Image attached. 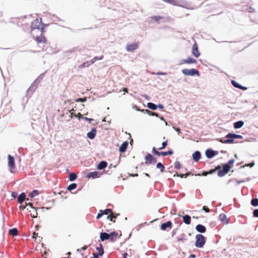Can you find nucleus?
Masks as SVG:
<instances>
[{"mask_svg":"<svg viewBox=\"0 0 258 258\" xmlns=\"http://www.w3.org/2000/svg\"><path fill=\"white\" fill-rule=\"evenodd\" d=\"M45 73L40 74L33 82L31 86L28 89L27 91L26 97L29 98L31 97L32 95L37 88L39 83L43 79L45 76Z\"/></svg>","mask_w":258,"mask_h":258,"instance_id":"f257e3e1","label":"nucleus"},{"mask_svg":"<svg viewBox=\"0 0 258 258\" xmlns=\"http://www.w3.org/2000/svg\"><path fill=\"white\" fill-rule=\"evenodd\" d=\"M207 238L201 234L196 235L195 246L198 248H203L206 242Z\"/></svg>","mask_w":258,"mask_h":258,"instance_id":"f03ea898","label":"nucleus"},{"mask_svg":"<svg viewBox=\"0 0 258 258\" xmlns=\"http://www.w3.org/2000/svg\"><path fill=\"white\" fill-rule=\"evenodd\" d=\"M226 139L224 140L222 138L217 139V141L223 144H232L234 141V133H229L225 136Z\"/></svg>","mask_w":258,"mask_h":258,"instance_id":"7ed1b4c3","label":"nucleus"},{"mask_svg":"<svg viewBox=\"0 0 258 258\" xmlns=\"http://www.w3.org/2000/svg\"><path fill=\"white\" fill-rule=\"evenodd\" d=\"M181 72L184 76H197L199 77L200 76V72L194 68H192L190 69H184L182 70Z\"/></svg>","mask_w":258,"mask_h":258,"instance_id":"20e7f679","label":"nucleus"},{"mask_svg":"<svg viewBox=\"0 0 258 258\" xmlns=\"http://www.w3.org/2000/svg\"><path fill=\"white\" fill-rule=\"evenodd\" d=\"M145 164L148 165H154L157 161V158L153 155L150 153H147L145 157Z\"/></svg>","mask_w":258,"mask_h":258,"instance_id":"39448f33","label":"nucleus"},{"mask_svg":"<svg viewBox=\"0 0 258 258\" xmlns=\"http://www.w3.org/2000/svg\"><path fill=\"white\" fill-rule=\"evenodd\" d=\"M219 154V152L209 148L205 151V155L208 159H212Z\"/></svg>","mask_w":258,"mask_h":258,"instance_id":"423d86ee","label":"nucleus"},{"mask_svg":"<svg viewBox=\"0 0 258 258\" xmlns=\"http://www.w3.org/2000/svg\"><path fill=\"white\" fill-rule=\"evenodd\" d=\"M102 174V172H100L98 171H94L88 173L86 174V177L88 178L95 179L99 177Z\"/></svg>","mask_w":258,"mask_h":258,"instance_id":"0eeeda50","label":"nucleus"},{"mask_svg":"<svg viewBox=\"0 0 258 258\" xmlns=\"http://www.w3.org/2000/svg\"><path fill=\"white\" fill-rule=\"evenodd\" d=\"M222 169H221V167L218 170L217 174L220 177H223L226 174H227L230 170L229 169V168H227L226 166H225L223 164H222Z\"/></svg>","mask_w":258,"mask_h":258,"instance_id":"6e6552de","label":"nucleus"},{"mask_svg":"<svg viewBox=\"0 0 258 258\" xmlns=\"http://www.w3.org/2000/svg\"><path fill=\"white\" fill-rule=\"evenodd\" d=\"M191 52L192 55L197 58L199 57L201 55V53L199 50L198 45L196 42H195L192 46Z\"/></svg>","mask_w":258,"mask_h":258,"instance_id":"1a4fd4ad","label":"nucleus"},{"mask_svg":"<svg viewBox=\"0 0 258 258\" xmlns=\"http://www.w3.org/2000/svg\"><path fill=\"white\" fill-rule=\"evenodd\" d=\"M8 158V166L10 168V169L12 170V169L15 168L16 166H15V161L14 157L10 155H9Z\"/></svg>","mask_w":258,"mask_h":258,"instance_id":"9d476101","label":"nucleus"},{"mask_svg":"<svg viewBox=\"0 0 258 258\" xmlns=\"http://www.w3.org/2000/svg\"><path fill=\"white\" fill-rule=\"evenodd\" d=\"M172 227V223L171 221H168L163 223L160 225V229L162 230L165 231L167 228H171Z\"/></svg>","mask_w":258,"mask_h":258,"instance_id":"9b49d317","label":"nucleus"},{"mask_svg":"<svg viewBox=\"0 0 258 258\" xmlns=\"http://www.w3.org/2000/svg\"><path fill=\"white\" fill-rule=\"evenodd\" d=\"M35 40L38 43H43L46 44L47 42L46 38L42 33L40 36H36L35 38Z\"/></svg>","mask_w":258,"mask_h":258,"instance_id":"f8f14e48","label":"nucleus"},{"mask_svg":"<svg viewBox=\"0 0 258 258\" xmlns=\"http://www.w3.org/2000/svg\"><path fill=\"white\" fill-rule=\"evenodd\" d=\"M97 134V130L95 127L92 128L91 130L87 134V137L90 140H93Z\"/></svg>","mask_w":258,"mask_h":258,"instance_id":"ddd939ff","label":"nucleus"},{"mask_svg":"<svg viewBox=\"0 0 258 258\" xmlns=\"http://www.w3.org/2000/svg\"><path fill=\"white\" fill-rule=\"evenodd\" d=\"M40 25V21L39 22L38 18H36L34 20L31 25V29L33 30L34 29H39Z\"/></svg>","mask_w":258,"mask_h":258,"instance_id":"4468645a","label":"nucleus"},{"mask_svg":"<svg viewBox=\"0 0 258 258\" xmlns=\"http://www.w3.org/2000/svg\"><path fill=\"white\" fill-rule=\"evenodd\" d=\"M181 63H187V64H192L196 63L197 62V60L196 59L191 57H188L186 59H181L180 61Z\"/></svg>","mask_w":258,"mask_h":258,"instance_id":"2eb2a0df","label":"nucleus"},{"mask_svg":"<svg viewBox=\"0 0 258 258\" xmlns=\"http://www.w3.org/2000/svg\"><path fill=\"white\" fill-rule=\"evenodd\" d=\"M118 236V234L116 231H112L109 233V240L111 242H114L116 239L117 237Z\"/></svg>","mask_w":258,"mask_h":258,"instance_id":"dca6fc26","label":"nucleus"},{"mask_svg":"<svg viewBox=\"0 0 258 258\" xmlns=\"http://www.w3.org/2000/svg\"><path fill=\"white\" fill-rule=\"evenodd\" d=\"M192 160L195 162H198L201 158V153L199 151H195L192 155Z\"/></svg>","mask_w":258,"mask_h":258,"instance_id":"f3484780","label":"nucleus"},{"mask_svg":"<svg viewBox=\"0 0 258 258\" xmlns=\"http://www.w3.org/2000/svg\"><path fill=\"white\" fill-rule=\"evenodd\" d=\"M108 165L106 161L102 160L97 165V169L99 170L104 169Z\"/></svg>","mask_w":258,"mask_h":258,"instance_id":"a211bd4d","label":"nucleus"},{"mask_svg":"<svg viewBox=\"0 0 258 258\" xmlns=\"http://www.w3.org/2000/svg\"><path fill=\"white\" fill-rule=\"evenodd\" d=\"M196 230L200 233H204L206 231V227L202 224H199L196 226Z\"/></svg>","mask_w":258,"mask_h":258,"instance_id":"6ab92c4d","label":"nucleus"},{"mask_svg":"<svg viewBox=\"0 0 258 258\" xmlns=\"http://www.w3.org/2000/svg\"><path fill=\"white\" fill-rule=\"evenodd\" d=\"M138 45L136 43L128 44L126 46V49L128 52H132L134 51L137 48Z\"/></svg>","mask_w":258,"mask_h":258,"instance_id":"aec40b11","label":"nucleus"},{"mask_svg":"<svg viewBox=\"0 0 258 258\" xmlns=\"http://www.w3.org/2000/svg\"><path fill=\"white\" fill-rule=\"evenodd\" d=\"M128 145V143L127 141H125V142H123L121 144V145H120V146L119 147V151L121 153H124L126 151Z\"/></svg>","mask_w":258,"mask_h":258,"instance_id":"412c9836","label":"nucleus"},{"mask_svg":"<svg viewBox=\"0 0 258 258\" xmlns=\"http://www.w3.org/2000/svg\"><path fill=\"white\" fill-rule=\"evenodd\" d=\"M74 115H75V117L78 118L79 120L80 119H82L86 121H89V122H91L92 121V120H93V119H92V118L83 116V115L81 113H78V114H75Z\"/></svg>","mask_w":258,"mask_h":258,"instance_id":"4be33fe9","label":"nucleus"},{"mask_svg":"<svg viewBox=\"0 0 258 258\" xmlns=\"http://www.w3.org/2000/svg\"><path fill=\"white\" fill-rule=\"evenodd\" d=\"M100 239L101 241L109 240V233L105 232H102L100 233Z\"/></svg>","mask_w":258,"mask_h":258,"instance_id":"5701e85b","label":"nucleus"},{"mask_svg":"<svg viewBox=\"0 0 258 258\" xmlns=\"http://www.w3.org/2000/svg\"><path fill=\"white\" fill-rule=\"evenodd\" d=\"M26 194L24 192H21L18 197V203L22 204L26 199Z\"/></svg>","mask_w":258,"mask_h":258,"instance_id":"b1692460","label":"nucleus"},{"mask_svg":"<svg viewBox=\"0 0 258 258\" xmlns=\"http://www.w3.org/2000/svg\"><path fill=\"white\" fill-rule=\"evenodd\" d=\"M190 175H192V174L189 171L187 172L186 173H185L184 174H183V173L178 174V173L176 171L175 173L173 175V177L179 176L180 178H186V177H187V176H189Z\"/></svg>","mask_w":258,"mask_h":258,"instance_id":"393cba45","label":"nucleus"},{"mask_svg":"<svg viewBox=\"0 0 258 258\" xmlns=\"http://www.w3.org/2000/svg\"><path fill=\"white\" fill-rule=\"evenodd\" d=\"M96 249L98 251L97 253H98L100 256H102L104 253V250L103 247V245L101 243L99 244L98 246L96 247Z\"/></svg>","mask_w":258,"mask_h":258,"instance_id":"a878e982","label":"nucleus"},{"mask_svg":"<svg viewBox=\"0 0 258 258\" xmlns=\"http://www.w3.org/2000/svg\"><path fill=\"white\" fill-rule=\"evenodd\" d=\"M220 220L223 223L228 224L229 223V220L227 219V216L225 214H221L219 216Z\"/></svg>","mask_w":258,"mask_h":258,"instance_id":"bb28decb","label":"nucleus"},{"mask_svg":"<svg viewBox=\"0 0 258 258\" xmlns=\"http://www.w3.org/2000/svg\"><path fill=\"white\" fill-rule=\"evenodd\" d=\"M244 125V122L242 120H239L234 122L233 127L235 129H239L242 127Z\"/></svg>","mask_w":258,"mask_h":258,"instance_id":"cd10ccee","label":"nucleus"},{"mask_svg":"<svg viewBox=\"0 0 258 258\" xmlns=\"http://www.w3.org/2000/svg\"><path fill=\"white\" fill-rule=\"evenodd\" d=\"M183 222L187 225H189L191 223V217L188 215H185L182 217Z\"/></svg>","mask_w":258,"mask_h":258,"instance_id":"c85d7f7f","label":"nucleus"},{"mask_svg":"<svg viewBox=\"0 0 258 258\" xmlns=\"http://www.w3.org/2000/svg\"><path fill=\"white\" fill-rule=\"evenodd\" d=\"M119 215V213H115V214H113L111 216L108 215L107 217V219L109 220L110 221L115 223V219L117 218V217Z\"/></svg>","mask_w":258,"mask_h":258,"instance_id":"c756f323","label":"nucleus"},{"mask_svg":"<svg viewBox=\"0 0 258 258\" xmlns=\"http://www.w3.org/2000/svg\"><path fill=\"white\" fill-rule=\"evenodd\" d=\"M48 26V24H46L42 22L41 18L40 19V25L39 26V29L38 30H40L41 33H44L45 32V28Z\"/></svg>","mask_w":258,"mask_h":258,"instance_id":"7c9ffc66","label":"nucleus"},{"mask_svg":"<svg viewBox=\"0 0 258 258\" xmlns=\"http://www.w3.org/2000/svg\"><path fill=\"white\" fill-rule=\"evenodd\" d=\"M235 160L234 159H231L229 160L228 162L223 164L227 168H229L230 170L231 166L234 163Z\"/></svg>","mask_w":258,"mask_h":258,"instance_id":"2f4dec72","label":"nucleus"},{"mask_svg":"<svg viewBox=\"0 0 258 258\" xmlns=\"http://www.w3.org/2000/svg\"><path fill=\"white\" fill-rule=\"evenodd\" d=\"M39 195V191L37 189H34L29 194V197L31 198H34Z\"/></svg>","mask_w":258,"mask_h":258,"instance_id":"473e14b6","label":"nucleus"},{"mask_svg":"<svg viewBox=\"0 0 258 258\" xmlns=\"http://www.w3.org/2000/svg\"><path fill=\"white\" fill-rule=\"evenodd\" d=\"M173 154V151L171 149L168 150L167 151H161V156H166L168 155H171Z\"/></svg>","mask_w":258,"mask_h":258,"instance_id":"72a5a7b5","label":"nucleus"},{"mask_svg":"<svg viewBox=\"0 0 258 258\" xmlns=\"http://www.w3.org/2000/svg\"><path fill=\"white\" fill-rule=\"evenodd\" d=\"M78 177V176L76 174L74 173H70L69 176V179L71 181H75Z\"/></svg>","mask_w":258,"mask_h":258,"instance_id":"f704fd0d","label":"nucleus"},{"mask_svg":"<svg viewBox=\"0 0 258 258\" xmlns=\"http://www.w3.org/2000/svg\"><path fill=\"white\" fill-rule=\"evenodd\" d=\"M147 107L152 110H156V104L152 102L147 103Z\"/></svg>","mask_w":258,"mask_h":258,"instance_id":"c9c22d12","label":"nucleus"},{"mask_svg":"<svg viewBox=\"0 0 258 258\" xmlns=\"http://www.w3.org/2000/svg\"><path fill=\"white\" fill-rule=\"evenodd\" d=\"M9 234L15 236L18 235V230L16 228H13L9 230Z\"/></svg>","mask_w":258,"mask_h":258,"instance_id":"e433bc0d","label":"nucleus"},{"mask_svg":"<svg viewBox=\"0 0 258 258\" xmlns=\"http://www.w3.org/2000/svg\"><path fill=\"white\" fill-rule=\"evenodd\" d=\"M156 168L160 169L161 172H164L165 166L161 162H158L156 164Z\"/></svg>","mask_w":258,"mask_h":258,"instance_id":"4c0bfd02","label":"nucleus"},{"mask_svg":"<svg viewBox=\"0 0 258 258\" xmlns=\"http://www.w3.org/2000/svg\"><path fill=\"white\" fill-rule=\"evenodd\" d=\"M77 187V184L76 183H73L69 185L67 187V189L69 191H72Z\"/></svg>","mask_w":258,"mask_h":258,"instance_id":"58836bf2","label":"nucleus"},{"mask_svg":"<svg viewBox=\"0 0 258 258\" xmlns=\"http://www.w3.org/2000/svg\"><path fill=\"white\" fill-rule=\"evenodd\" d=\"M75 50V48H73L72 49H70V50H67L66 51H64L63 52V56L64 57H68V56H69L71 55V54L74 52Z\"/></svg>","mask_w":258,"mask_h":258,"instance_id":"ea45409f","label":"nucleus"},{"mask_svg":"<svg viewBox=\"0 0 258 258\" xmlns=\"http://www.w3.org/2000/svg\"><path fill=\"white\" fill-rule=\"evenodd\" d=\"M250 204L253 207L258 206V199L256 198H252L250 201Z\"/></svg>","mask_w":258,"mask_h":258,"instance_id":"a19ab883","label":"nucleus"},{"mask_svg":"<svg viewBox=\"0 0 258 258\" xmlns=\"http://www.w3.org/2000/svg\"><path fill=\"white\" fill-rule=\"evenodd\" d=\"M221 168V166L217 165L213 169H211L208 171L209 174H212L215 172V171L217 170H219Z\"/></svg>","mask_w":258,"mask_h":258,"instance_id":"79ce46f5","label":"nucleus"},{"mask_svg":"<svg viewBox=\"0 0 258 258\" xmlns=\"http://www.w3.org/2000/svg\"><path fill=\"white\" fill-rule=\"evenodd\" d=\"M231 83L233 87H234L235 88H237V89L240 88V84L239 83H238V82H237L236 81L231 80Z\"/></svg>","mask_w":258,"mask_h":258,"instance_id":"37998d69","label":"nucleus"},{"mask_svg":"<svg viewBox=\"0 0 258 258\" xmlns=\"http://www.w3.org/2000/svg\"><path fill=\"white\" fill-rule=\"evenodd\" d=\"M152 152L155 155H156V156H161V152H159L157 150V149L155 147H154L152 148Z\"/></svg>","mask_w":258,"mask_h":258,"instance_id":"c03bdc74","label":"nucleus"},{"mask_svg":"<svg viewBox=\"0 0 258 258\" xmlns=\"http://www.w3.org/2000/svg\"><path fill=\"white\" fill-rule=\"evenodd\" d=\"M254 164H255L254 161H253L251 162L250 163L245 164V165L240 166V168H244L245 167H248V166H249L250 167H252L253 166H254Z\"/></svg>","mask_w":258,"mask_h":258,"instance_id":"a18cd8bd","label":"nucleus"},{"mask_svg":"<svg viewBox=\"0 0 258 258\" xmlns=\"http://www.w3.org/2000/svg\"><path fill=\"white\" fill-rule=\"evenodd\" d=\"M87 101V97H79L75 100L76 102H85Z\"/></svg>","mask_w":258,"mask_h":258,"instance_id":"49530a36","label":"nucleus"},{"mask_svg":"<svg viewBox=\"0 0 258 258\" xmlns=\"http://www.w3.org/2000/svg\"><path fill=\"white\" fill-rule=\"evenodd\" d=\"M181 236H182V237L178 238H177V241H182V242H184V241H186L187 240V239L185 237V235L184 234L182 233L181 234Z\"/></svg>","mask_w":258,"mask_h":258,"instance_id":"de8ad7c7","label":"nucleus"},{"mask_svg":"<svg viewBox=\"0 0 258 258\" xmlns=\"http://www.w3.org/2000/svg\"><path fill=\"white\" fill-rule=\"evenodd\" d=\"M168 142L167 140L164 141L162 143V146L158 148L159 150H163L167 146Z\"/></svg>","mask_w":258,"mask_h":258,"instance_id":"09e8293b","label":"nucleus"},{"mask_svg":"<svg viewBox=\"0 0 258 258\" xmlns=\"http://www.w3.org/2000/svg\"><path fill=\"white\" fill-rule=\"evenodd\" d=\"M181 167V165L178 161H176L174 163V168L176 169H179Z\"/></svg>","mask_w":258,"mask_h":258,"instance_id":"8fccbe9b","label":"nucleus"},{"mask_svg":"<svg viewBox=\"0 0 258 258\" xmlns=\"http://www.w3.org/2000/svg\"><path fill=\"white\" fill-rule=\"evenodd\" d=\"M152 19L155 22H158L160 20L162 19V17L160 16H155L152 17Z\"/></svg>","mask_w":258,"mask_h":258,"instance_id":"3c124183","label":"nucleus"},{"mask_svg":"<svg viewBox=\"0 0 258 258\" xmlns=\"http://www.w3.org/2000/svg\"><path fill=\"white\" fill-rule=\"evenodd\" d=\"M104 215V214L103 213V212H102V210H100L96 216V219H99L101 218Z\"/></svg>","mask_w":258,"mask_h":258,"instance_id":"603ef678","label":"nucleus"},{"mask_svg":"<svg viewBox=\"0 0 258 258\" xmlns=\"http://www.w3.org/2000/svg\"><path fill=\"white\" fill-rule=\"evenodd\" d=\"M40 208H34V209H35V212L34 214H31V217L33 218H36L37 217V215H38V213H37V210L38 209H39Z\"/></svg>","mask_w":258,"mask_h":258,"instance_id":"864d4df0","label":"nucleus"},{"mask_svg":"<svg viewBox=\"0 0 258 258\" xmlns=\"http://www.w3.org/2000/svg\"><path fill=\"white\" fill-rule=\"evenodd\" d=\"M249 180H250L249 178H246L244 180H237V179H235V180L236 181V183L237 184H240V183H243L245 181H248Z\"/></svg>","mask_w":258,"mask_h":258,"instance_id":"5fc2aeb1","label":"nucleus"},{"mask_svg":"<svg viewBox=\"0 0 258 258\" xmlns=\"http://www.w3.org/2000/svg\"><path fill=\"white\" fill-rule=\"evenodd\" d=\"M103 58V55H101V56L100 57H98V56H95L94 57L92 60V63H94V62H95L96 60H101L102 59V58Z\"/></svg>","mask_w":258,"mask_h":258,"instance_id":"6e6d98bb","label":"nucleus"},{"mask_svg":"<svg viewBox=\"0 0 258 258\" xmlns=\"http://www.w3.org/2000/svg\"><path fill=\"white\" fill-rule=\"evenodd\" d=\"M102 212H103L104 215L107 214H111L112 213V209L107 208L105 210H102Z\"/></svg>","mask_w":258,"mask_h":258,"instance_id":"4d7b16f0","label":"nucleus"},{"mask_svg":"<svg viewBox=\"0 0 258 258\" xmlns=\"http://www.w3.org/2000/svg\"><path fill=\"white\" fill-rule=\"evenodd\" d=\"M252 214L253 217L258 218V209H254L253 211Z\"/></svg>","mask_w":258,"mask_h":258,"instance_id":"13d9d810","label":"nucleus"},{"mask_svg":"<svg viewBox=\"0 0 258 258\" xmlns=\"http://www.w3.org/2000/svg\"><path fill=\"white\" fill-rule=\"evenodd\" d=\"M235 139H241L243 138V136L240 135H238L234 133Z\"/></svg>","mask_w":258,"mask_h":258,"instance_id":"bf43d9fd","label":"nucleus"},{"mask_svg":"<svg viewBox=\"0 0 258 258\" xmlns=\"http://www.w3.org/2000/svg\"><path fill=\"white\" fill-rule=\"evenodd\" d=\"M101 256L97 252H94L93 253V256L90 257V258H99Z\"/></svg>","mask_w":258,"mask_h":258,"instance_id":"052dcab7","label":"nucleus"},{"mask_svg":"<svg viewBox=\"0 0 258 258\" xmlns=\"http://www.w3.org/2000/svg\"><path fill=\"white\" fill-rule=\"evenodd\" d=\"M11 196L14 199H15L18 196V193L17 192H15V191H12V193H11Z\"/></svg>","mask_w":258,"mask_h":258,"instance_id":"680f3d73","label":"nucleus"},{"mask_svg":"<svg viewBox=\"0 0 258 258\" xmlns=\"http://www.w3.org/2000/svg\"><path fill=\"white\" fill-rule=\"evenodd\" d=\"M202 210L205 211L207 213H209L210 212V209L208 208L207 206H204L202 208Z\"/></svg>","mask_w":258,"mask_h":258,"instance_id":"e2e57ef3","label":"nucleus"},{"mask_svg":"<svg viewBox=\"0 0 258 258\" xmlns=\"http://www.w3.org/2000/svg\"><path fill=\"white\" fill-rule=\"evenodd\" d=\"M157 108H159L160 109H163L164 108V106L162 104H156V109Z\"/></svg>","mask_w":258,"mask_h":258,"instance_id":"0e129e2a","label":"nucleus"},{"mask_svg":"<svg viewBox=\"0 0 258 258\" xmlns=\"http://www.w3.org/2000/svg\"><path fill=\"white\" fill-rule=\"evenodd\" d=\"M177 229H178V228H175V229H174L172 230V232H171V236H172V237H173V236L175 235V234H176V232H177Z\"/></svg>","mask_w":258,"mask_h":258,"instance_id":"69168bd1","label":"nucleus"},{"mask_svg":"<svg viewBox=\"0 0 258 258\" xmlns=\"http://www.w3.org/2000/svg\"><path fill=\"white\" fill-rule=\"evenodd\" d=\"M132 108L134 109H135L136 111H140V108L136 105H133Z\"/></svg>","mask_w":258,"mask_h":258,"instance_id":"338daca9","label":"nucleus"},{"mask_svg":"<svg viewBox=\"0 0 258 258\" xmlns=\"http://www.w3.org/2000/svg\"><path fill=\"white\" fill-rule=\"evenodd\" d=\"M248 11L249 13H253L255 12V10H254V8L250 7H249V8L248 9Z\"/></svg>","mask_w":258,"mask_h":258,"instance_id":"774afa93","label":"nucleus"}]
</instances>
